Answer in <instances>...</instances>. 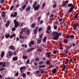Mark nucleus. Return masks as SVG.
<instances>
[{"mask_svg":"<svg viewBox=\"0 0 79 79\" xmlns=\"http://www.w3.org/2000/svg\"><path fill=\"white\" fill-rule=\"evenodd\" d=\"M52 34L54 37L52 38L53 40H58L59 38L60 35H61V33H59L57 31H54L52 33Z\"/></svg>","mask_w":79,"mask_h":79,"instance_id":"obj_1","label":"nucleus"},{"mask_svg":"<svg viewBox=\"0 0 79 79\" xmlns=\"http://www.w3.org/2000/svg\"><path fill=\"white\" fill-rule=\"evenodd\" d=\"M14 21L15 24V28H17V27H18V25H19V22H18V21L17 22V20H14Z\"/></svg>","mask_w":79,"mask_h":79,"instance_id":"obj_2","label":"nucleus"},{"mask_svg":"<svg viewBox=\"0 0 79 79\" xmlns=\"http://www.w3.org/2000/svg\"><path fill=\"white\" fill-rule=\"evenodd\" d=\"M77 26H78V23H77L76 24L74 23L73 26V28L74 30L75 31L76 30V29H77Z\"/></svg>","mask_w":79,"mask_h":79,"instance_id":"obj_3","label":"nucleus"},{"mask_svg":"<svg viewBox=\"0 0 79 79\" xmlns=\"http://www.w3.org/2000/svg\"><path fill=\"white\" fill-rule=\"evenodd\" d=\"M33 8L35 10H38L39 9V8H40V5L38 4Z\"/></svg>","mask_w":79,"mask_h":79,"instance_id":"obj_4","label":"nucleus"},{"mask_svg":"<svg viewBox=\"0 0 79 79\" xmlns=\"http://www.w3.org/2000/svg\"><path fill=\"white\" fill-rule=\"evenodd\" d=\"M29 46L31 47L32 46V45H33L34 44V41H31L29 43Z\"/></svg>","mask_w":79,"mask_h":79,"instance_id":"obj_5","label":"nucleus"},{"mask_svg":"<svg viewBox=\"0 0 79 79\" xmlns=\"http://www.w3.org/2000/svg\"><path fill=\"white\" fill-rule=\"evenodd\" d=\"M8 53H9L8 56H13V52L11 51H9Z\"/></svg>","mask_w":79,"mask_h":79,"instance_id":"obj_6","label":"nucleus"},{"mask_svg":"<svg viewBox=\"0 0 79 79\" xmlns=\"http://www.w3.org/2000/svg\"><path fill=\"white\" fill-rule=\"evenodd\" d=\"M38 28H39V27L37 26L35 28V29L34 31V33H35L34 34L35 35L37 33V30L38 29Z\"/></svg>","mask_w":79,"mask_h":79,"instance_id":"obj_7","label":"nucleus"},{"mask_svg":"<svg viewBox=\"0 0 79 79\" xmlns=\"http://www.w3.org/2000/svg\"><path fill=\"white\" fill-rule=\"evenodd\" d=\"M10 20H8L6 22V24L5 26L6 27H8L10 24Z\"/></svg>","mask_w":79,"mask_h":79,"instance_id":"obj_8","label":"nucleus"},{"mask_svg":"<svg viewBox=\"0 0 79 79\" xmlns=\"http://www.w3.org/2000/svg\"><path fill=\"white\" fill-rule=\"evenodd\" d=\"M9 48L12 50H15V47L13 46H9Z\"/></svg>","mask_w":79,"mask_h":79,"instance_id":"obj_9","label":"nucleus"},{"mask_svg":"<svg viewBox=\"0 0 79 79\" xmlns=\"http://www.w3.org/2000/svg\"><path fill=\"white\" fill-rule=\"evenodd\" d=\"M34 49H35V48H31L29 50H26V52H28V53H29V52H31V51H32V50H33Z\"/></svg>","mask_w":79,"mask_h":79,"instance_id":"obj_10","label":"nucleus"},{"mask_svg":"<svg viewBox=\"0 0 79 79\" xmlns=\"http://www.w3.org/2000/svg\"><path fill=\"white\" fill-rule=\"evenodd\" d=\"M74 8V6H73L71 7L70 8L69 10V12H72L73 10V9Z\"/></svg>","mask_w":79,"mask_h":79,"instance_id":"obj_11","label":"nucleus"},{"mask_svg":"<svg viewBox=\"0 0 79 79\" xmlns=\"http://www.w3.org/2000/svg\"><path fill=\"white\" fill-rule=\"evenodd\" d=\"M12 60L13 61H17V60H18V57L15 56L12 59Z\"/></svg>","mask_w":79,"mask_h":79,"instance_id":"obj_12","label":"nucleus"},{"mask_svg":"<svg viewBox=\"0 0 79 79\" xmlns=\"http://www.w3.org/2000/svg\"><path fill=\"white\" fill-rule=\"evenodd\" d=\"M5 55V52L4 51H2V52L1 54V58H2Z\"/></svg>","mask_w":79,"mask_h":79,"instance_id":"obj_13","label":"nucleus"},{"mask_svg":"<svg viewBox=\"0 0 79 79\" xmlns=\"http://www.w3.org/2000/svg\"><path fill=\"white\" fill-rule=\"evenodd\" d=\"M26 6H27L25 4L22 6V8L23 9V10H24V9H25V8H26Z\"/></svg>","mask_w":79,"mask_h":79,"instance_id":"obj_14","label":"nucleus"},{"mask_svg":"<svg viewBox=\"0 0 79 79\" xmlns=\"http://www.w3.org/2000/svg\"><path fill=\"white\" fill-rule=\"evenodd\" d=\"M52 73H53L54 74H55L57 72V70H56V69H53L52 70Z\"/></svg>","mask_w":79,"mask_h":79,"instance_id":"obj_15","label":"nucleus"},{"mask_svg":"<svg viewBox=\"0 0 79 79\" xmlns=\"http://www.w3.org/2000/svg\"><path fill=\"white\" fill-rule=\"evenodd\" d=\"M68 6H69V7H71V6H74V5L72 3H70L68 5Z\"/></svg>","mask_w":79,"mask_h":79,"instance_id":"obj_16","label":"nucleus"},{"mask_svg":"<svg viewBox=\"0 0 79 79\" xmlns=\"http://www.w3.org/2000/svg\"><path fill=\"white\" fill-rule=\"evenodd\" d=\"M31 10V7L30 6H28L27 8L26 9V11H29Z\"/></svg>","mask_w":79,"mask_h":79,"instance_id":"obj_17","label":"nucleus"},{"mask_svg":"<svg viewBox=\"0 0 79 79\" xmlns=\"http://www.w3.org/2000/svg\"><path fill=\"white\" fill-rule=\"evenodd\" d=\"M50 54H51V52H48L46 53V55L48 56V57L50 56Z\"/></svg>","mask_w":79,"mask_h":79,"instance_id":"obj_18","label":"nucleus"},{"mask_svg":"<svg viewBox=\"0 0 79 79\" xmlns=\"http://www.w3.org/2000/svg\"><path fill=\"white\" fill-rule=\"evenodd\" d=\"M37 5V2H35L33 6V8L35 7Z\"/></svg>","mask_w":79,"mask_h":79,"instance_id":"obj_19","label":"nucleus"},{"mask_svg":"<svg viewBox=\"0 0 79 79\" xmlns=\"http://www.w3.org/2000/svg\"><path fill=\"white\" fill-rule=\"evenodd\" d=\"M10 36V34H8V35H5V37L6 38V39H8V38H9Z\"/></svg>","mask_w":79,"mask_h":79,"instance_id":"obj_20","label":"nucleus"},{"mask_svg":"<svg viewBox=\"0 0 79 79\" xmlns=\"http://www.w3.org/2000/svg\"><path fill=\"white\" fill-rule=\"evenodd\" d=\"M24 37L23 36H22V35L20 34L19 36V39H24Z\"/></svg>","mask_w":79,"mask_h":79,"instance_id":"obj_21","label":"nucleus"},{"mask_svg":"<svg viewBox=\"0 0 79 79\" xmlns=\"http://www.w3.org/2000/svg\"><path fill=\"white\" fill-rule=\"evenodd\" d=\"M15 35H16L15 34H13V35H10V39H11L12 38H13V37H15Z\"/></svg>","mask_w":79,"mask_h":79,"instance_id":"obj_22","label":"nucleus"},{"mask_svg":"<svg viewBox=\"0 0 79 79\" xmlns=\"http://www.w3.org/2000/svg\"><path fill=\"white\" fill-rule=\"evenodd\" d=\"M64 43L65 44H66V43H68V40L66 39H64Z\"/></svg>","mask_w":79,"mask_h":79,"instance_id":"obj_23","label":"nucleus"},{"mask_svg":"<svg viewBox=\"0 0 79 79\" xmlns=\"http://www.w3.org/2000/svg\"><path fill=\"white\" fill-rule=\"evenodd\" d=\"M41 42V39H38L37 40V43L38 44H40Z\"/></svg>","mask_w":79,"mask_h":79,"instance_id":"obj_24","label":"nucleus"},{"mask_svg":"<svg viewBox=\"0 0 79 79\" xmlns=\"http://www.w3.org/2000/svg\"><path fill=\"white\" fill-rule=\"evenodd\" d=\"M26 69V67H22L20 68V69Z\"/></svg>","mask_w":79,"mask_h":79,"instance_id":"obj_25","label":"nucleus"},{"mask_svg":"<svg viewBox=\"0 0 79 79\" xmlns=\"http://www.w3.org/2000/svg\"><path fill=\"white\" fill-rule=\"evenodd\" d=\"M23 58L24 60H26V59H27V56H23Z\"/></svg>","mask_w":79,"mask_h":79,"instance_id":"obj_26","label":"nucleus"},{"mask_svg":"<svg viewBox=\"0 0 79 79\" xmlns=\"http://www.w3.org/2000/svg\"><path fill=\"white\" fill-rule=\"evenodd\" d=\"M3 63L4 64H2V67H5V66H6V65L5 64H6V62H3Z\"/></svg>","mask_w":79,"mask_h":79,"instance_id":"obj_27","label":"nucleus"},{"mask_svg":"<svg viewBox=\"0 0 79 79\" xmlns=\"http://www.w3.org/2000/svg\"><path fill=\"white\" fill-rule=\"evenodd\" d=\"M69 59H67L66 60V61L65 62V64H67L68 63V62H69Z\"/></svg>","mask_w":79,"mask_h":79,"instance_id":"obj_28","label":"nucleus"},{"mask_svg":"<svg viewBox=\"0 0 79 79\" xmlns=\"http://www.w3.org/2000/svg\"><path fill=\"white\" fill-rule=\"evenodd\" d=\"M27 28H25L24 29L23 28L22 29V31L23 32H25L27 30Z\"/></svg>","mask_w":79,"mask_h":79,"instance_id":"obj_29","label":"nucleus"},{"mask_svg":"<svg viewBox=\"0 0 79 79\" xmlns=\"http://www.w3.org/2000/svg\"><path fill=\"white\" fill-rule=\"evenodd\" d=\"M17 16V12H15V14L13 15V17H16Z\"/></svg>","mask_w":79,"mask_h":79,"instance_id":"obj_30","label":"nucleus"},{"mask_svg":"<svg viewBox=\"0 0 79 79\" xmlns=\"http://www.w3.org/2000/svg\"><path fill=\"white\" fill-rule=\"evenodd\" d=\"M40 68H45V65H41L39 66Z\"/></svg>","mask_w":79,"mask_h":79,"instance_id":"obj_31","label":"nucleus"},{"mask_svg":"<svg viewBox=\"0 0 79 79\" xmlns=\"http://www.w3.org/2000/svg\"><path fill=\"white\" fill-rule=\"evenodd\" d=\"M35 26V23H33L31 25V27H34Z\"/></svg>","mask_w":79,"mask_h":79,"instance_id":"obj_32","label":"nucleus"},{"mask_svg":"<svg viewBox=\"0 0 79 79\" xmlns=\"http://www.w3.org/2000/svg\"><path fill=\"white\" fill-rule=\"evenodd\" d=\"M35 61H39V58L38 57H36L35 59Z\"/></svg>","mask_w":79,"mask_h":79,"instance_id":"obj_33","label":"nucleus"},{"mask_svg":"<svg viewBox=\"0 0 79 79\" xmlns=\"http://www.w3.org/2000/svg\"><path fill=\"white\" fill-rule=\"evenodd\" d=\"M51 29V27L50 26H48V28L47 29L48 31H50V30Z\"/></svg>","mask_w":79,"mask_h":79,"instance_id":"obj_34","label":"nucleus"},{"mask_svg":"<svg viewBox=\"0 0 79 79\" xmlns=\"http://www.w3.org/2000/svg\"><path fill=\"white\" fill-rule=\"evenodd\" d=\"M46 39H47V37H45L43 39V42H46Z\"/></svg>","mask_w":79,"mask_h":79,"instance_id":"obj_35","label":"nucleus"},{"mask_svg":"<svg viewBox=\"0 0 79 79\" xmlns=\"http://www.w3.org/2000/svg\"><path fill=\"white\" fill-rule=\"evenodd\" d=\"M43 63H44V61H40L39 62V64H40V65H41V64H42Z\"/></svg>","mask_w":79,"mask_h":79,"instance_id":"obj_36","label":"nucleus"},{"mask_svg":"<svg viewBox=\"0 0 79 79\" xmlns=\"http://www.w3.org/2000/svg\"><path fill=\"white\" fill-rule=\"evenodd\" d=\"M3 14L2 15V17H5V12H2Z\"/></svg>","mask_w":79,"mask_h":79,"instance_id":"obj_37","label":"nucleus"},{"mask_svg":"<svg viewBox=\"0 0 79 79\" xmlns=\"http://www.w3.org/2000/svg\"><path fill=\"white\" fill-rule=\"evenodd\" d=\"M40 17H39L38 18V19H37V20H38V23L40 22Z\"/></svg>","mask_w":79,"mask_h":79,"instance_id":"obj_38","label":"nucleus"},{"mask_svg":"<svg viewBox=\"0 0 79 79\" xmlns=\"http://www.w3.org/2000/svg\"><path fill=\"white\" fill-rule=\"evenodd\" d=\"M57 27H58L56 25L54 26V28L55 30H56V29H57Z\"/></svg>","mask_w":79,"mask_h":79,"instance_id":"obj_39","label":"nucleus"},{"mask_svg":"<svg viewBox=\"0 0 79 79\" xmlns=\"http://www.w3.org/2000/svg\"><path fill=\"white\" fill-rule=\"evenodd\" d=\"M78 13H77L75 16L74 18H77V16H78Z\"/></svg>","mask_w":79,"mask_h":79,"instance_id":"obj_40","label":"nucleus"},{"mask_svg":"<svg viewBox=\"0 0 79 79\" xmlns=\"http://www.w3.org/2000/svg\"><path fill=\"white\" fill-rule=\"evenodd\" d=\"M13 8H14V6L13 5L10 7V10H12Z\"/></svg>","mask_w":79,"mask_h":79,"instance_id":"obj_41","label":"nucleus"},{"mask_svg":"<svg viewBox=\"0 0 79 79\" xmlns=\"http://www.w3.org/2000/svg\"><path fill=\"white\" fill-rule=\"evenodd\" d=\"M50 63V61L47 60L46 61V64H49Z\"/></svg>","mask_w":79,"mask_h":79,"instance_id":"obj_42","label":"nucleus"},{"mask_svg":"<svg viewBox=\"0 0 79 79\" xmlns=\"http://www.w3.org/2000/svg\"><path fill=\"white\" fill-rule=\"evenodd\" d=\"M29 61H30V60H29V59H27V61L26 64H29Z\"/></svg>","mask_w":79,"mask_h":79,"instance_id":"obj_43","label":"nucleus"},{"mask_svg":"<svg viewBox=\"0 0 79 79\" xmlns=\"http://www.w3.org/2000/svg\"><path fill=\"white\" fill-rule=\"evenodd\" d=\"M26 74L25 73H23L22 75L23 77H26Z\"/></svg>","mask_w":79,"mask_h":79,"instance_id":"obj_44","label":"nucleus"},{"mask_svg":"<svg viewBox=\"0 0 79 79\" xmlns=\"http://www.w3.org/2000/svg\"><path fill=\"white\" fill-rule=\"evenodd\" d=\"M37 51H38V52H42V50L40 48L38 49L37 50Z\"/></svg>","mask_w":79,"mask_h":79,"instance_id":"obj_45","label":"nucleus"},{"mask_svg":"<svg viewBox=\"0 0 79 79\" xmlns=\"http://www.w3.org/2000/svg\"><path fill=\"white\" fill-rule=\"evenodd\" d=\"M59 24V22L58 21H57L56 23V25H57V26H58Z\"/></svg>","mask_w":79,"mask_h":79,"instance_id":"obj_46","label":"nucleus"},{"mask_svg":"<svg viewBox=\"0 0 79 79\" xmlns=\"http://www.w3.org/2000/svg\"><path fill=\"white\" fill-rule=\"evenodd\" d=\"M16 30V28L15 27H13L12 29V31H15Z\"/></svg>","mask_w":79,"mask_h":79,"instance_id":"obj_47","label":"nucleus"},{"mask_svg":"<svg viewBox=\"0 0 79 79\" xmlns=\"http://www.w3.org/2000/svg\"><path fill=\"white\" fill-rule=\"evenodd\" d=\"M74 35H70V38L71 39H73V38H74Z\"/></svg>","mask_w":79,"mask_h":79,"instance_id":"obj_48","label":"nucleus"},{"mask_svg":"<svg viewBox=\"0 0 79 79\" xmlns=\"http://www.w3.org/2000/svg\"><path fill=\"white\" fill-rule=\"evenodd\" d=\"M27 34H29L30 33L29 30V29L27 30Z\"/></svg>","mask_w":79,"mask_h":79,"instance_id":"obj_49","label":"nucleus"},{"mask_svg":"<svg viewBox=\"0 0 79 79\" xmlns=\"http://www.w3.org/2000/svg\"><path fill=\"white\" fill-rule=\"evenodd\" d=\"M20 4H17V5L16 6V8H18V7H19V6Z\"/></svg>","mask_w":79,"mask_h":79,"instance_id":"obj_50","label":"nucleus"},{"mask_svg":"<svg viewBox=\"0 0 79 79\" xmlns=\"http://www.w3.org/2000/svg\"><path fill=\"white\" fill-rule=\"evenodd\" d=\"M63 68L62 69H65V68H66V65H64Z\"/></svg>","mask_w":79,"mask_h":79,"instance_id":"obj_51","label":"nucleus"},{"mask_svg":"<svg viewBox=\"0 0 79 79\" xmlns=\"http://www.w3.org/2000/svg\"><path fill=\"white\" fill-rule=\"evenodd\" d=\"M41 73L43 74L44 73V70H41L40 72Z\"/></svg>","mask_w":79,"mask_h":79,"instance_id":"obj_52","label":"nucleus"},{"mask_svg":"<svg viewBox=\"0 0 79 79\" xmlns=\"http://www.w3.org/2000/svg\"><path fill=\"white\" fill-rule=\"evenodd\" d=\"M4 2L5 0H1V3H3Z\"/></svg>","mask_w":79,"mask_h":79,"instance_id":"obj_53","label":"nucleus"},{"mask_svg":"<svg viewBox=\"0 0 79 79\" xmlns=\"http://www.w3.org/2000/svg\"><path fill=\"white\" fill-rule=\"evenodd\" d=\"M42 30V28H40L38 29V32H40V31Z\"/></svg>","mask_w":79,"mask_h":79,"instance_id":"obj_54","label":"nucleus"},{"mask_svg":"<svg viewBox=\"0 0 79 79\" xmlns=\"http://www.w3.org/2000/svg\"><path fill=\"white\" fill-rule=\"evenodd\" d=\"M45 3H44L43 4V5H42V8L43 9L44 8V7H45Z\"/></svg>","mask_w":79,"mask_h":79,"instance_id":"obj_55","label":"nucleus"},{"mask_svg":"<svg viewBox=\"0 0 79 79\" xmlns=\"http://www.w3.org/2000/svg\"><path fill=\"white\" fill-rule=\"evenodd\" d=\"M34 64L35 66H37V63L36 62H34Z\"/></svg>","mask_w":79,"mask_h":79,"instance_id":"obj_56","label":"nucleus"},{"mask_svg":"<svg viewBox=\"0 0 79 79\" xmlns=\"http://www.w3.org/2000/svg\"><path fill=\"white\" fill-rule=\"evenodd\" d=\"M43 23H44V21H43V20H41V21L40 22V24H42Z\"/></svg>","mask_w":79,"mask_h":79,"instance_id":"obj_57","label":"nucleus"},{"mask_svg":"<svg viewBox=\"0 0 79 79\" xmlns=\"http://www.w3.org/2000/svg\"><path fill=\"white\" fill-rule=\"evenodd\" d=\"M18 75H19V73H18V72L16 73L15 74V76H18Z\"/></svg>","mask_w":79,"mask_h":79,"instance_id":"obj_58","label":"nucleus"},{"mask_svg":"<svg viewBox=\"0 0 79 79\" xmlns=\"http://www.w3.org/2000/svg\"><path fill=\"white\" fill-rule=\"evenodd\" d=\"M52 67H53V65H52L51 66H50L48 67V69H51V68H52Z\"/></svg>","mask_w":79,"mask_h":79,"instance_id":"obj_59","label":"nucleus"},{"mask_svg":"<svg viewBox=\"0 0 79 79\" xmlns=\"http://www.w3.org/2000/svg\"><path fill=\"white\" fill-rule=\"evenodd\" d=\"M54 16V15L53 14H52L50 16V18L53 17Z\"/></svg>","mask_w":79,"mask_h":79,"instance_id":"obj_60","label":"nucleus"},{"mask_svg":"<svg viewBox=\"0 0 79 79\" xmlns=\"http://www.w3.org/2000/svg\"><path fill=\"white\" fill-rule=\"evenodd\" d=\"M27 74L29 76V75H30L31 74V73L29 72H27Z\"/></svg>","mask_w":79,"mask_h":79,"instance_id":"obj_61","label":"nucleus"},{"mask_svg":"<svg viewBox=\"0 0 79 79\" xmlns=\"http://www.w3.org/2000/svg\"><path fill=\"white\" fill-rule=\"evenodd\" d=\"M67 39H69V38H71V35H68L67 36Z\"/></svg>","mask_w":79,"mask_h":79,"instance_id":"obj_62","label":"nucleus"},{"mask_svg":"<svg viewBox=\"0 0 79 79\" xmlns=\"http://www.w3.org/2000/svg\"><path fill=\"white\" fill-rule=\"evenodd\" d=\"M53 53L54 54H56V51H53Z\"/></svg>","mask_w":79,"mask_h":79,"instance_id":"obj_63","label":"nucleus"},{"mask_svg":"<svg viewBox=\"0 0 79 79\" xmlns=\"http://www.w3.org/2000/svg\"><path fill=\"white\" fill-rule=\"evenodd\" d=\"M59 49L60 50H63V48L62 47H60Z\"/></svg>","mask_w":79,"mask_h":79,"instance_id":"obj_64","label":"nucleus"}]
</instances>
